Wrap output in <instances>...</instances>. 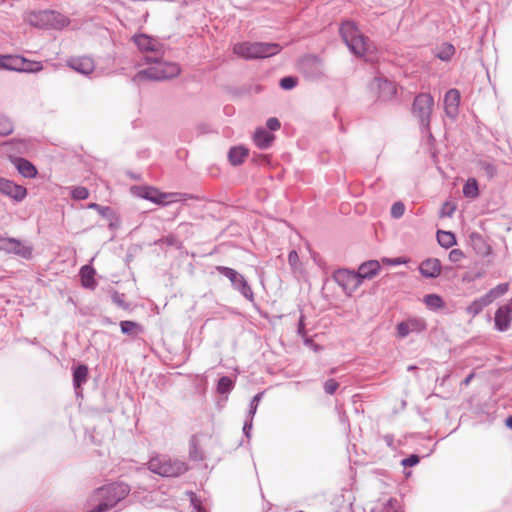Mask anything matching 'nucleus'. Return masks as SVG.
I'll list each match as a JSON object with an SVG mask.
<instances>
[{
    "mask_svg": "<svg viewBox=\"0 0 512 512\" xmlns=\"http://www.w3.org/2000/svg\"><path fill=\"white\" fill-rule=\"evenodd\" d=\"M144 62L145 64H155V66L138 71L134 80L148 79L153 81H163L175 78L181 73L179 64L163 61V54L145 56Z\"/></svg>",
    "mask_w": 512,
    "mask_h": 512,
    "instance_id": "1",
    "label": "nucleus"
},
{
    "mask_svg": "<svg viewBox=\"0 0 512 512\" xmlns=\"http://www.w3.org/2000/svg\"><path fill=\"white\" fill-rule=\"evenodd\" d=\"M339 34L349 51L355 56L362 57L368 52V38L359 30L353 20H344L340 24Z\"/></svg>",
    "mask_w": 512,
    "mask_h": 512,
    "instance_id": "2",
    "label": "nucleus"
},
{
    "mask_svg": "<svg viewBox=\"0 0 512 512\" xmlns=\"http://www.w3.org/2000/svg\"><path fill=\"white\" fill-rule=\"evenodd\" d=\"M282 47L273 42H241L233 47V53L246 59L269 58L280 53Z\"/></svg>",
    "mask_w": 512,
    "mask_h": 512,
    "instance_id": "3",
    "label": "nucleus"
},
{
    "mask_svg": "<svg viewBox=\"0 0 512 512\" xmlns=\"http://www.w3.org/2000/svg\"><path fill=\"white\" fill-rule=\"evenodd\" d=\"M134 194L144 200L159 206H168L176 202L186 201L190 196L177 192H162L158 188L148 185L133 187Z\"/></svg>",
    "mask_w": 512,
    "mask_h": 512,
    "instance_id": "4",
    "label": "nucleus"
},
{
    "mask_svg": "<svg viewBox=\"0 0 512 512\" xmlns=\"http://www.w3.org/2000/svg\"><path fill=\"white\" fill-rule=\"evenodd\" d=\"M148 469L161 477H179L188 470L185 462L171 459L165 455L152 457L148 463Z\"/></svg>",
    "mask_w": 512,
    "mask_h": 512,
    "instance_id": "5",
    "label": "nucleus"
},
{
    "mask_svg": "<svg viewBox=\"0 0 512 512\" xmlns=\"http://www.w3.org/2000/svg\"><path fill=\"white\" fill-rule=\"evenodd\" d=\"M433 106L434 99L429 93L416 95L412 104V113L418 118L421 131L423 133L428 132L430 137H432L430 120Z\"/></svg>",
    "mask_w": 512,
    "mask_h": 512,
    "instance_id": "6",
    "label": "nucleus"
},
{
    "mask_svg": "<svg viewBox=\"0 0 512 512\" xmlns=\"http://www.w3.org/2000/svg\"><path fill=\"white\" fill-rule=\"evenodd\" d=\"M69 23L68 17L55 10L45 9L31 13V24L39 28L60 30Z\"/></svg>",
    "mask_w": 512,
    "mask_h": 512,
    "instance_id": "7",
    "label": "nucleus"
},
{
    "mask_svg": "<svg viewBox=\"0 0 512 512\" xmlns=\"http://www.w3.org/2000/svg\"><path fill=\"white\" fill-rule=\"evenodd\" d=\"M216 271L229 279L232 288L243 296L250 303L255 302L254 292L247 279L237 270L227 266H216Z\"/></svg>",
    "mask_w": 512,
    "mask_h": 512,
    "instance_id": "8",
    "label": "nucleus"
},
{
    "mask_svg": "<svg viewBox=\"0 0 512 512\" xmlns=\"http://www.w3.org/2000/svg\"><path fill=\"white\" fill-rule=\"evenodd\" d=\"M299 68L303 75L311 80H319L324 77V65L317 55L308 54L299 61Z\"/></svg>",
    "mask_w": 512,
    "mask_h": 512,
    "instance_id": "9",
    "label": "nucleus"
},
{
    "mask_svg": "<svg viewBox=\"0 0 512 512\" xmlns=\"http://www.w3.org/2000/svg\"><path fill=\"white\" fill-rule=\"evenodd\" d=\"M428 328L426 320L422 317L411 316L397 323L396 336L400 339L406 338L410 333L421 334Z\"/></svg>",
    "mask_w": 512,
    "mask_h": 512,
    "instance_id": "10",
    "label": "nucleus"
},
{
    "mask_svg": "<svg viewBox=\"0 0 512 512\" xmlns=\"http://www.w3.org/2000/svg\"><path fill=\"white\" fill-rule=\"evenodd\" d=\"M333 279L348 294L354 292L361 284L357 273L345 268L337 269L333 273Z\"/></svg>",
    "mask_w": 512,
    "mask_h": 512,
    "instance_id": "11",
    "label": "nucleus"
},
{
    "mask_svg": "<svg viewBox=\"0 0 512 512\" xmlns=\"http://www.w3.org/2000/svg\"><path fill=\"white\" fill-rule=\"evenodd\" d=\"M132 41L140 52H154L157 54H164V44L148 34H134L132 36Z\"/></svg>",
    "mask_w": 512,
    "mask_h": 512,
    "instance_id": "12",
    "label": "nucleus"
},
{
    "mask_svg": "<svg viewBox=\"0 0 512 512\" xmlns=\"http://www.w3.org/2000/svg\"><path fill=\"white\" fill-rule=\"evenodd\" d=\"M27 189L14 181L0 176V194L9 197L14 202H22L27 196Z\"/></svg>",
    "mask_w": 512,
    "mask_h": 512,
    "instance_id": "13",
    "label": "nucleus"
},
{
    "mask_svg": "<svg viewBox=\"0 0 512 512\" xmlns=\"http://www.w3.org/2000/svg\"><path fill=\"white\" fill-rule=\"evenodd\" d=\"M512 321V298L501 305L494 315V327L499 332H505L509 329Z\"/></svg>",
    "mask_w": 512,
    "mask_h": 512,
    "instance_id": "14",
    "label": "nucleus"
},
{
    "mask_svg": "<svg viewBox=\"0 0 512 512\" xmlns=\"http://www.w3.org/2000/svg\"><path fill=\"white\" fill-rule=\"evenodd\" d=\"M460 92L456 88L449 89L444 95V110L449 118H456L459 113Z\"/></svg>",
    "mask_w": 512,
    "mask_h": 512,
    "instance_id": "15",
    "label": "nucleus"
},
{
    "mask_svg": "<svg viewBox=\"0 0 512 512\" xmlns=\"http://www.w3.org/2000/svg\"><path fill=\"white\" fill-rule=\"evenodd\" d=\"M11 163L17 169L18 173L24 178L34 179L38 175V170L36 166L31 161L24 157H12Z\"/></svg>",
    "mask_w": 512,
    "mask_h": 512,
    "instance_id": "16",
    "label": "nucleus"
},
{
    "mask_svg": "<svg viewBox=\"0 0 512 512\" xmlns=\"http://www.w3.org/2000/svg\"><path fill=\"white\" fill-rule=\"evenodd\" d=\"M87 208L97 211L99 215L107 219L109 221V229L114 230L120 226V218L112 207L103 206L98 203H89Z\"/></svg>",
    "mask_w": 512,
    "mask_h": 512,
    "instance_id": "17",
    "label": "nucleus"
},
{
    "mask_svg": "<svg viewBox=\"0 0 512 512\" xmlns=\"http://www.w3.org/2000/svg\"><path fill=\"white\" fill-rule=\"evenodd\" d=\"M67 65L74 71L86 76L90 75L95 69L93 59L87 56L73 57L67 61Z\"/></svg>",
    "mask_w": 512,
    "mask_h": 512,
    "instance_id": "18",
    "label": "nucleus"
},
{
    "mask_svg": "<svg viewBox=\"0 0 512 512\" xmlns=\"http://www.w3.org/2000/svg\"><path fill=\"white\" fill-rule=\"evenodd\" d=\"M441 262L437 258H427L419 266L420 274L427 279H435L441 273Z\"/></svg>",
    "mask_w": 512,
    "mask_h": 512,
    "instance_id": "19",
    "label": "nucleus"
},
{
    "mask_svg": "<svg viewBox=\"0 0 512 512\" xmlns=\"http://www.w3.org/2000/svg\"><path fill=\"white\" fill-rule=\"evenodd\" d=\"M89 369L86 364L72 367V384L74 391H81V387L88 381Z\"/></svg>",
    "mask_w": 512,
    "mask_h": 512,
    "instance_id": "20",
    "label": "nucleus"
},
{
    "mask_svg": "<svg viewBox=\"0 0 512 512\" xmlns=\"http://www.w3.org/2000/svg\"><path fill=\"white\" fill-rule=\"evenodd\" d=\"M274 139H275L274 134L263 127L256 128V130L253 134L254 144L259 149H262V150L268 149L272 145Z\"/></svg>",
    "mask_w": 512,
    "mask_h": 512,
    "instance_id": "21",
    "label": "nucleus"
},
{
    "mask_svg": "<svg viewBox=\"0 0 512 512\" xmlns=\"http://www.w3.org/2000/svg\"><path fill=\"white\" fill-rule=\"evenodd\" d=\"M249 155V149L244 145L230 147L227 153L228 162L231 166L237 167L244 163Z\"/></svg>",
    "mask_w": 512,
    "mask_h": 512,
    "instance_id": "22",
    "label": "nucleus"
},
{
    "mask_svg": "<svg viewBox=\"0 0 512 512\" xmlns=\"http://www.w3.org/2000/svg\"><path fill=\"white\" fill-rule=\"evenodd\" d=\"M381 269V266L377 260H368L362 263L357 273L359 280L362 282L365 279H372L375 277Z\"/></svg>",
    "mask_w": 512,
    "mask_h": 512,
    "instance_id": "23",
    "label": "nucleus"
},
{
    "mask_svg": "<svg viewBox=\"0 0 512 512\" xmlns=\"http://www.w3.org/2000/svg\"><path fill=\"white\" fill-rule=\"evenodd\" d=\"M96 270L93 266L86 264L80 268L79 276L81 285L85 289L94 290L97 287V281L95 280Z\"/></svg>",
    "mask_w": 512,
    "mask_h": 512,
    "instance_id": "24",
    "label": "nucleus"
},
{
    "mask_svg": "<svg viewBox=\"0 0 512 512\" xmlns=\"http://www.w3.org/2000/svg\"><path fill=\"white\" fill-rule=\"evenodd\" d=\"M16 243L7 244V250H4L7 254H14L23 259L30 260L33 256L32 246L22 245L21 240L14 238Z\"/></svg>",
    "mask_w": 512,
    "mask_h": 512,
    "instance_id": "25",
    "label": "nucleus"
},
{
    "mask_svg": "<svg viewBox=\"0 0 512 512\" xmlns=\"http://www.w3.org/2000/svg\"><path fill=\"white\" fill-rule=\"evenodd\" d=\"M24 57L20 55H2L0 58V69L20 72Z\"/></svg>",
    "mask_w": 512,
    "mask_h": 512,
    "instance_id": "26",
    "label": "nucleus"
},
{
    "mask_svg": "<svg viewBox=\"0 0 512 512\" xmlns=\"http://www.w3.org/2000/svg\"><path fill=\"white\" fill-rule=\"evenodd\" d=\"M377 86L379 89L380 98L386 100L391 99L397 93L394 82L385 78H376Z\"/></svg>",
    "mask_w": 512,
    "mask_h": 512,
    "instance_id": "27",
    "label": "nucleus"
},
{
    "mask_svg": "<svg viewBox=\"0 0 512 512\" xmlns=\"http://www.w3.org/2000/svg\"><path fill=\"white\" fill-rule=\"evenodd\" d=\"M422 302L433 312H438L445 307V302L442 296L436 293L424 295Z\"/></svg>",
    "mask_w": 512,
    "mask_h": 512,
    "instance_id": "28",
    "label": "nucleus"
},
{
    "mask_svg": "<svg viewBox=\"0 0 512 512\" xmlns=\"http://www.w3.org/2000/svg\"><path fill=\"white\" fill-rule=\"evenodd\" d=\"M489 300L485 297V295L474 299L467 307L466 312L467 314L475 317L478 314H480L485 307L489 305Z\"/></svg>",
    "mask_w": 512,
    "mask_h": 512,
    "instance_id": "29",
    "label": "nucleus"
},
{
    "mask_svg": "<svg viewBox=\"0 0 512 512\" xmlns=\"http://www.w3.org/2000/svg\"><path fill=\"white\" fill-rule=\"evenodd\" d=\"M438 244L445 249H449L456 244V236L451 231L438 230L436 234Z\"/></svg>",
    "mask_w": 512,
    "mask_h": 512,
    "instance_id": "30",
    "label": "nucleus"
},
{
    "mask_svg": "<svg viewBox=\"0 0 512 512\" xmlns=\"http://www.w3.org/2000/svg\"><path fill=\"white\" fill-rule=\"evenodd\" d=\"M121 332L128 336L137 335L143 332L141 324L132 320H123L119 324Z\"/></svg>",
    "mask_w": 512,
    "mask_h": 512,
    "instance_id": "31",
    "label": "nucleus"
},
{
    "mask_svg": "<svg viewBox=\"0 0 512 512\" xmlns=\"http://www.w3.org/2000/svg\"><path fill=\"white\" fill-rule=\"evenodd\" d=\"M454 53L455 47L451 43L444 42L437 48L435 56L441 61L448 62L453 57Z\"/></svg>",
    "mask_w": 512,
    "mask_h": 512,
    "instance_id": "32",
    "label": "nucleus"
},
{
    "mask_svg": "<svg viewBox=\"0 0 512 512\" xmlns=\"http://www.w3.org/2000/svg\"><path fill=\"white\" fill-rule=\"evenodd\" d=\"M189 458L196 462L204 459L203 452L199 447L196 435H192L189 440Z\"/></svg>",
    "mask_w": 512,
    "mask_h": 512,
    "instance_id": "33",
    "label": "nucleus"
},
{
    "mask_svg": "<svg viewBox=\"0 0 512 512\" xmlns=\"http://www.w3.org/2000/svg\"><path fill=\"white\" fill-rule=\"evenodd\" d=\"M235 382L229 376H221L218 379L216 391L221 395H228L234 388Z\"/></svg>",
    "mask_w": 512,
    "mask_h": 512,
    "instance_id": "34",
    "label": "nucleus"
},
{
    "mask_svg": "<svg viewBox=\"0 0 512 512\" xmlns=\"http://www.w3.org/2000/svg\"><path fill=\"white\" fill-rule=\"evenodd\" d=\"M463 194L467 198H476L479 196V186L475 178H469L463 185Z\"/></svg>",
    "mask_w": 512,
    "mask_h": 512,
    "instance_id": "35",
    "label": "nucleus"
},
{
    "mask_svg": "<svg viewBox=\"0 0 512 512\" xmlns=\"http://www.w3.org/2000/svg\"><path fill=\"white\" fill-rule=\"evenodd\" d=\"M509 289L508 283H500L496 287L490 289L485 295L489 303L491 304L497 298L503 296Z\"/></svg>",
    "mask_w": 512,
    "mask_h": 512,
    "instance_id": "36",
    "label": "nucleus"
},
{
    "mask_svg": "<svg viewBox=\"0 0 512 512\" xmlns=\"http://www.w3.org/2000/svg\"><path fill=\"white\" fill-rule=\"evenodd\" d=\"M43 69V64L40 61L28 60L24 57V63L20 72L24 73H36Z\"/></svg>",
    "mask_w": 512,
    "mask_h": 512,
    "instance_id": "37",
    "label": "nucleus"
},
{
    "mask_svg": "<svg viewBox=\"0 0 512 512\" xmlns=\"http://www.w3.org/2000/svg\"><path fill=\"white\" fill-rule=\"evenodd\" d=\"M298 85V78L296 76H284L279 81V87L282 90L289 91Z\"/></svg>",
    "mask_w": 512,
    "mask_h": 512,
    "instance_id": "38",
    "label": "nucleus"
},
{
    "mask_svg": "<svg viewBox=\"0 0 512 512\" xmlns=\"http://www.w3.org/2000/svg\"><path fill=\"white\" fill-rule=\"evenodd\" d=\"M13 123L5 115L0 114V136H7L13 132Z\"/></svg>",
    "mask_w": 512,
    "mask_h": 512,
    "instance_id": "39",
    "label": "nucleus"
},
{
    "mask_svg": "<svg viewBox=\"0 0 512 512\" xmlns=\"http://www.w3.org/2000/svg\"><path fill=\"white\" fill-rule=\"evenodd\" d=\"M263 395H264V391H261L253 396V398L251 399V401L249 403V409H248L247 416L254 418V416L257 412V409H258L259 402L261 401Z\"/></svg>",
    "mask_w": 512,
    "mask_h": 512,
    "instance_id": "40",
    "label": "nucleus"
},
{
    "mask_svg": "<svg viewBox=\"0 0 512 512\" xmlns=\"http://www.w3.org/2000/svg\"><path fill=\"white\" fill-rule=\"evenodd\" d=\"M72 199L85 200L89 197V190L84 186H76L70 192Z\"/></svg>",
    "mask_w": 512,
    "mask_h": 512,
    "instance_id": "41",
    "label": "nucleus"
},
{
    "mask_svg": "<svg viewBox=\"0 0 512 512\" xmlns=\"http://www.w3.org/2000/svg\"><path fill=\"white\" fill-rule=\"evenodd\" d=\"M479 165L481 169L485 172L489 179H492L497 174V167L490 161H480Z\"/></svg>",
    "mask_w": 512,
    "mask_h": 512,
    "instance_id": "42",
    "label": "nucleus"
},
{
    "mask_svg": "<svg viewBox=\"0 0 512 512\" xmlns=\"http://www.w3.org/2000/svg\"><path fill=\"white\" fill-rule=\"evenodd\" d=\"M111 298L113 303H115L118 307L125 310L130 308V305L125 301V294L114 291Z\"/></svg>",
    "mask_w": 512,
    "mask_h": 512,
    "instance_id": "43",
    "label": "nucleus"
},
{
    "mask_svg": "<svg viewBox=\"0 0 512 512\" xmlns=\"http://www.w3.org/2000/svg\"><path fill=\"white\" fill-rule=\"evenodd\" d=\"M456 210V206L448 201L442 204L439 215L440 217H452Z\"/></svg>",
    "mask_w": 512,
    "mask_h": 512,
    "instance_id": "44",
    "label": "nucleus"
},
{
    "mask_svg": "<svg viewBox=\"0 0 512 512\" xmlns=\"http://www.w3.org/2000/svg\"><path fill=\"white\" fill-rule=\"evenodd\" d=\"M420 456L418 454H410L409 456L403 458L401 460V465L404 467V468H407V467H414L416 466L417 464H419L420 462Z\"/></svg>",
    "mask_w": 512,
    "mask_h": 512,
    "instance_id": "45",
    "label": "nucleus"
},
{
    "mask_svg": "<svg viewBox=\"0 0 512 512\" xmlns=\"http://www.w3.org/2000/svg\"><path fill=\"white\" fill-rule=\"evenodd\" d=\"M405 212V206L401 201L395 202L391 207V216L398 219L403 216Z\"/></svg>",
    "mask_w": 512,
    "mask_h": 512,
    "instance_id": "46",
    "label": "nucleus"
},
{
    "mask_svg": "<svg viewBox=\"0 0 512 512\" xmlns=\"http://www.w3.org/2000/svg\"><path fill=\"white\" fill-rule=\"evenodd\" d=\"M338 387H339V383L335 379L330 378L325 381L323 388H324V391L326 394L333 395L336 392V390L338 389Z\"/></svg>",
    "mask_w": 512,
    "mask_h": 512,
    "instance_id": "47",
    "label": "nucleus"
},
{
    "mask_svg": "<svg viewBox=\"0 0 512 512\" xmlns=\"http://www.w3.org/2000/svg\"><path fill=\"white\" fill-rule=\"evenodd\" d=\"M187 494L189 496L190 503L195 512L204 507L201 499L196 495V493L188 491Z\"/></svg>",
    "mask_w": 512,
    "mask_h": 512,
    "instance_id": "48",
    "label": "nucleus"
},
{
    "mask_svg": "<svg viewBox=\"0 0 512 512\" xmlns=\"http://www.w3.org/2000/svg\"><path fill=\"white\" fill-rule=\"evenodd\" d=\"M253 419L252 417L246 416V419L243 424V434L249 440L251 438V432L253 428Z\"/></svg>",
    "mask_w": 512,
    "mask_h": 512,
    "instance_id": "49",
    "label": "nucleus"
},
{
    "mask_svg": "<svg viewBox=\"0 0 512 512\" xmlns=\"http://www.w3.org/2000/svg\"><path fill=\"white\" fill-rule=\"evenodd\" d=\"M397 503V499L389 498L383 505L381 512H400L396 509Z\"/></svg>",
    "mask_w": 512,
    "mask_h": 512,
    "instance_id": "50",
    "label": "nucleus"
},
{
    "mask_svg": "<svg viewBox=\"0 0 512 512\" xmlns=\"http://www.w3.org/2000/svg\"><path fill=\"white\" fill-rule=\"evenodd\" d=\"M266 127H267V130L272 133L273 131H277L278 129H280L281 123L278 118L270 117L266 121Z\"/></svg>",
    "mask_w": 512,
    "mask_h": 512,
    "instance_id": "51",
    "label": "nucleus"
},
{
    "mask_svg": "<svg viewBox=\"0 0 512 512\" xmlns=\"http://www.w3.org/2000/svg\"><path fill=\"white\" fill-rule=\"evenodd\" d=\"M464 257L465 255L460 249H452L448 255L449 260L453 263L461 261Z\"/></svg>",
    "mask_w": 512,
    "mask_h": 512,
    "instance_id": "52",
    "label": "nucleus"
},
{
    "mask_svg": "<svg viewBox=\"0 0 512 512\" xmlns=\"http://www.w3.org/2000/svg\"><path fill=\"white\" fill-rule=\"evenodd\" d=\"M297 334L301 336L303 339L306 336V328H305V317L303 314L300 315L297 325Z\"/></svg>",
    "mask_w": 512,
    "mask_h": 512,
    "instance_id": "53",
    "label": "nucleus"
},
{
    "mask_svg": "<svg viewBox=\"0 0 512 512\" xmlns=\"http://www.w3.org/2000/svg\"><path fill=\"white\" fill-rule=\"evenodd\" d=\"M303 343H304L305 346L310 347L315 352H319V351H321L323 349V347L321 345L315 343L313 341V339L311 337H308V336L303 339Z\"/></svg>",
    "mask_w": 512,
    "mask_h": 512,
    "instance_id": "54",
    "label": "nucleus"
},
{
    "mask_svg": "<svg viewBox=\"0 0 512 512\" xmlns=\"http://www.w3.org/2000/svg\"><path fill=\"white\" fill-rule=\"evenodd\" d=\"M383 261L392 266H400L407 263V259L405 257L384 258Z\"/></svg>",
    "mask_w": 512,
    "mask_h": 512,
    "instance_id": "55",
    "label": "nucleus"
},
{
    "mask_svg": "<svg viewBox=\"0 0 512 512\" xmlns=\"http://www.w3.org/2000/svg\"><path fill=\"white\" fill-rule=\"evenodd\" d=\"M14 237H0V252L7 250V244H14Z\"/></svg>",
    "mask_w": 512,
    "mask_h": 512,
    "instance_id": "56",
    "label": "nucleus"
},
{
    "mask_svg": "<svg viewBox=\"0 0 512 512\" xmlns=\"http://www.w3.org/2000/svg\"><path fill=\"white\" fill-rule=\"evenodd\" d=\"M383 440L385 441L386 445L390 447L391 449H396L394 445V435L393 434H385L383 436Z\"/></svg>",
    "mask_w": 512,
    "mask_h": 512,
    "instance_id": "57",
    "label": "nucleus"
},
{
    "mask_svg": "<svg viewBox=\"0 0 512 512\" xmlns=\"http://www.w3.org/2000/svg\"><path fill=\"white\" fill-rule=\"evenodd\" d=\"M299 257L295 250H292L288 254V261L291 265H294L298 261Z\"/></svg>",
    "mask_w": 512,
    "mask_h": 512,
    "instance_id": "58",
    "label": "nucleus"
},
{
    "mask_svg": "<svg viewBox=\"0 0 512 512\" xmlns=\"http://www.w3.org/2000/svg\"><path fill=\"white\" fill-rule=\"evenodd\" d=\"M164 242L169 246H174L176 243V238L173 235H168L165 237Z\"/></svg>",
    "mask_w": 512,
    "mask_h": 512,
    "instance_id": "59",
    "label": "nucleus"
},
{
    "mask_svg": "<svg viewBox=\"0 0 512 512\" xmlns=\"http://www.w3.org/2000/svg\"><path fill=\"white\" fill-rule=\"evenodd\" d=\"M475 374L472 372L468 374L462 381V385L467 386L470 384L471 380L474 378Z\"/></svg>",
    "mask_w": 512,
    "mask_h": 512,
    "instance_id": "60",
    "label": "nucleus"
},
{
    "mask_svg": "<svg viewBox=\"0 0 512 512\" xmlns=\"http://www.w3.org/2000/svg\"><path fill=\"white\" fill-rule=\"evenodd\" d=\"M505 425L512 430V414L505 419Z\"/></svg>",
    "mask_w": 512,
    "mask_h": 512,
    "instance_id": "61",
    "label": "nucleus"
},
{
    "mask_svg": "<svg viewBox=\"0 0 512 512\" xmlns=\"http://www.w3.org/2000/svg\"><path fill=\"white\" fill-rule=\"evenodd\" d=\"M40 349L42 352L47 353L48 355H52V352L48 348L40 345Z\"/></svg>",
    "mask_w": 512,
    "mask_h": 512,
    "instance_id": "62",
    "label": "nucleus"
},
{
    "mask_svg": "<svg viewBox=\"0 0 512 512\" xmlns=\"http://www.w3.org/2000/svg\"><path fill=\"white\" fill-rule=\"evenodd\" d=\"M113 410H114L113 407L107 406V407L103 408V412H107V413H111V412H113Z\"/></svg>",
    "mask_w": 512,
    "mask_h": 512,
    "instance_id": "63",
    "label": "nucleus"
},
{
    "mask_svg": "<svg viewBox=\"0 0 512 512\" xmlns=\"http://www.w3.org/2000/svg\"><path fill=\"white\" fill-rule=\"evenodd\" d=\"M231 110H233V107H231V106H226V107L224 108V112H225L226 114H229Z\"/></svg>",
    "mask_w": 512,
    "mask_h": 512,
    "instance_id": "64",
    "label": "nucleus"
}]
</instances>
